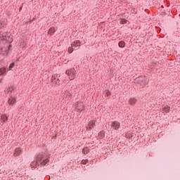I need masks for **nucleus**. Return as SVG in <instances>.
<instances>
[{"mask_svg": "<svg viewBox=\"0 0 180 180\" xmlns=\"http://www.w3.org/2000/svg\"><path fill=\"white\" fill-rule=\"evenodd\" d=\"M37 161L38 162L42 161L41 162V165H46V164L50 162V160H49V158H46V153H41L37 156Z\"/></svg>", "mask_w": 180, "mask_h": 180, "instance_id": "f257e3e1", "label": "nucleus"}, {"mask_svg": "<svg viewBox=\"0 0 180 180\" xmlns=\"http://www.w3.org/2000/svg\"><path fill=\"white\" fill-rule=\"evenodd\" d=\"M135 84H138L140 88H144L146 86V77L139 76V77L136 78L134 80Z\"/></svg>", "mask_w": 180, "mask_h": 180, "instance_id": "f03ea898", "label": "nucleus"}, {"mask_svg": "<svg viewBox=\"0 0 180 180\" xmlns=\"http://www.w3.org/2000/svg\"><path fill=\"white\" fill-rule=\"evenodd\" d=\"M65 73L69 77V79H70V81L75 79V77L77 75V71L75 70V68H71L66 70Z\"/></svg>", "mask_w": 180, "mask_h": 180, "instance_id": "7ed1b4c3", "label": "nucleus"}, {"mask_svg": "<svg viewBox=\"0 0 180 180\" xmlns=\"http://www.w3.org/2000/svg\"><path fill=\"white\" fill-rule=\"evenodd\" d=\"M52 82L56 85H60L61 84V81H60V75H53L52 76Z\"/></svg>", "mask_w": 180, "mask_h": 180, "instance_id": "20e7f679", "label": "nucleus"}, {"mask_svg": "<svg viewBox=\"0 0 180 180\" xmlns=\"http://www.w3.org/2000/svg\"><path fill=\"white\" fill-rule=\"evenodd\" d=\"M11 47H12L11 45H6V46L1 48L0 53H1L3 56H8V53L9 49Z\"/></svg>", "mask_w": 180, "mask_h": 180, "instance_id": "39448f33", "label": "nucleus"}, {"mask_svg": "<svg viewBox=\"0 0 180 180\" xmlns=\"http://www.w3.org/2000/svg\"><path fill=\"white\" fill-rule=\"evenodd\" d=\"M110 127L112 130H119V129L120 128V123L117 121H114L111 122Z\"/></svg>", "mask_w": 180, "mask_h": 180, "instance_id": "423d86ee", "label": "nucleus"}, {"mask_svg": "<svg viewBox=\"0 0 180 180\" xmlns=\"http://www.w3.org/2000/svg\"><path fill=\"white\" fill-rule=\"evenodd\" d=\"M72 47H74L75 50H78L81 47V42L78 40L75 41L72 44Z\"/></svg>", "mask_w": 180, "mask_h": 180, "instance_id": "0eeeda50", "label": "nucleus"}, {"mask_svg": "<svg viewBox=\"0 0 180 180\" xmlns=\"http://www.w3.org/2000/svg\"><path fill=\"white\" fill-rule=\"evenodd\" d=\"M75 108L77 110H79V112H82V110H84V103L82 102L77 103Z\"/></svg>", "mask_w": 180, "mask_h": 180, "instance_id": "6e6552de", "label": "nucleus"}, {"mask_svg": "<svg viewBox=\"0 0 180 180\" xmlns=\"http://www.w3.org/2000/svg\"><path fill=\"white\" fill-rule=\"evenodd\" d=\"M8 105H15L16 103V97L15 96H10L8 100Z\"/></svg>", "mask_w": 180, "mask_h": 180, "instance_id": "1a4fd4ad", "label": "nucleus"}, {"mask_svg": "<svg viewBox=\"0 0 180 180\" xmlns=\"http://www.w3.org/2000/svg\"><path fill=\"white\" fill-rule=\"evenodd\" d=\"M94 127H95V121L94 120H91L88 124V125L86 127V130L91 131V130H92V129H94Z\"/></svg>", "mask_w": 180, "mask_h": 180, "instance_id": "9d476101", "label": "nucleus"}, {"mask_svg": "<svg viewBox=\"0 0 180 180\" xmlns=\"http://www.w3.org/2000/svg\"><path fill=\"white\" fill-rule=\"evenodd\" d=\"M8 37L6 36V34H2V32H0V41L1 40H6L7 41H12V39H8Z\"/></svg>", "mask_w": 180, "mask_h": 180, "instance_id": "9b49d317", "label": "nucleus"}, {"mask_svg": "<svg viewBox=\"0 0 180 180\" xmlns=\"http://www.w3.org/2000/svg\"><path fill=\"white\" fill-rule=\"evenodd\" d=\"M5 72H6V68H0V76L4 75V74H5ZM1 82H2V78H0V84H1Z\"/></svg>", "mask_w": 180, "mask_h": 180, "instance_id": "f8f14e48", "label": "nucleus"}, {"mask_svg": "<svg viewBox=\"0 0 180 180\" xmlns=\"http://www.w3.org/2000/svg\"><path fill=\"white\" fill-rule=\"evenodd\" d=\"M129 105H136V103H137V100L136 99V98H131L129 100Z\"/></svg>", "mask_w": 180, "mask_h": 180, "instance_id": "ddd939ff", "label": "nucleus"}, {"mask_svg": "<svg viewBox=\"0 0 180 180\" xmlns=\"http://www.w3.org/2000/svg\"><path fill=\"white\" fill-rule=\"evenodd\" d=\"M20 153H22V150H20V148H15L14 152L15 157H18V155H19Z\"/></svg>", "mask_w": 180, "mask_h": 180, "instance_id": "4468645a", "label": "nucleus"}, {"mask_svg": "<svg viewBox=\"0 0 180 180\" xmlns=\"http://www.w3.org/2000/svg\"><path fill=\"white\" fill-rule=\"evenodd\" d=\"M70 96H72V94L69 91H66L64 94L65 99H70Z\"/></svg>", "mask_w": 180, "mask_h": 180, "instance_id": "2eb2a0df", "label": "nucleus"}, {"mask_svg": "<svg viewBox=\"0 0 180 180\" xmlns=\"http://www.w3.org/2000/svg\"><path fill=\"white\" fill-rule=\"evenodd\" d=\"M0 119L1 122H3V123H5V122L8 121V117H6V115H1Z\"/></svg>", "mask_w": 180, "mask_h": 180, "instance_id": "dca6fc26", "label": "nucleus"}, {"mask_svg": "<svg viewBox=\"0 0 180 180\" xmlns=\"http://www.w3.org/2000/svg\"><path fill=\"white\" fill-rule=\"evenodd\" d=\"M56 32V29L54 27H51L48 32L49 34L53 35Z\"/></svg>", "mask_w": 180, "mask_h": 180, "instance_id": "f3484780", "label": "nucleus"}, {"mask_svg": "<svg viewBox=\"0 0 180 180\" xmlns=\"http://www.w3.org/2000/svg\"><path fill=\"white\" fill-rule=\"evenodd\" d=\"M118 46L121 49H123L124 47V46H126V43H124V41H121L119 42Z\"/></svg>", "mask_w": 180, "mask_h": 180, "instance_id": "a211bd4d", "label": "nucleus"}, {"mask_svg": "<svg viewBox=\"0 0 180 180\" xmlns=\"http://www.w3.org/2000/svg\"><path fill=\"white\" fill-rule=\"evenodd\" d=\"M6 92L8 95H11L13 92V87H8L6 90Z\"/></svg>", "mask_w": 180, "mask_h": 180, "instance_id": "6ab92c4d", "label": "nucleus"}, {"mask_svg": "<svg viewBox=\"0 0 180 180\" xmlns=\"http://www.w3.org/2000/svg\"><path fill=\"white\" fill-rule=\"evenodd\" d=\"M74 50H75L74 46H71L70 47L68 48V52L69 53V54H71V53H72Z\"/></svg>", "mask_w": 180, "mask_h": 180, "instance_id": "aec40b11", "label": "nucleus"}, {"mask_svg": "<svg viewBox=\"0 0 180 180\" xmlns=\"http://www.w3.org/2000/svg\"><path fill=\"white\" fill-rule=\"evenodd\" d=\"M169 110H170V108L168 107V106H165V107L163 108V111H164V112H166V113L169 112Z\"/></svg>", "mask_w": 180, "mask_h": 180, "instance_id": "412c9836", "label": "nucleus"}, {"mask_svg": "<svg viewBox=\"0 0 180 180\" xmlns=\"http://www.w3.org/2000/svg\"><path fill=\"white\" fill-rule=\"evenodd\" d=\"M83 154H88L89 153V149L88 148H84L82 150Z\"/></svg>", "mask_w": 180, "mask_h": 180, "instance_id": "4be33fe9", "label": "nucleus"}, {"mask_svg": "<svg viewBox=\"0 0 180 180\" xmlns=\"http://www.w3.org/2000/svg\"><path fill=\"white\" fill-rule=\"evenodd\" d=\"M15 67V63H11L9 66V70L11 71V70H12V68H13Z\"/></svg>", "mask_w": 180, "mask_h": 180, "instance_id": "5701e85b", "label": "nucleus"}, {"mask_svg": "<svg viewBox=\"0 0 180 180\" xmlns=\"http://www.w3.org/2000/svg\"><path fill=\"white\" fill-rule=\"evenodd\" d=\"M105 94H106V95L108 96H109L110 95V91H105Z\"/></svg>", "mask_w": 180, "mask_h": 180, "instance_id": "b1692460", "label": "nucleus"}, {"mask_svg": "<svg viewBox=\"0 0 180 180\" xmlns=\"http://www.w3.org/2000/svg\"><path fill=\"white\" fill-rule=\"evenodd\" d=\"M36 164H37V162H32V163L31 164V167H34V165H36Z\"/></svg>", "mask_w": 180, "mask_h": 180, "instance_id": "393cba45", "label": "nucleus"}, {"mask_svg": "<svg viewBox=\"0 0 180 180\" xmlns=\"http://www.w3.org/2000/svg\"><path fill=\"white\" fill-rule=\"evenodd\" d=\"M132 13H134V12H136V8H134L132 11H131Z\"/></svg>", "mask_w": 180, "mask_h": 180, "instance_id": "a878e982", "label": "nucleus"}, {"mask_svg": "<svg viewBox=\"0 0 180 180\" xmlns=\"http://www.w3.org/2000/svg\"><path fill=\"white\" fill-rule=\"evenodd\" d=\"M83 164H86V162L84 160V161H82Z\"/></svg>", "mask_w": 180, "mask_h": 180, "instance_id": "bb28decb", "label": "nucleus"}, {"mask_svg": "<svg viewBox=\"0 0 180 180\" xmlns=\"http://www.w3.org/2000/svg\"><path fill=\"white\" fill-rule=\"evenodd\" d=\"M23 8V6H20V11Z\"/></svg>", "mask_w": 180, "mask_h": 180, "instance_id": "cd10ccee", "label": "nucleus"}, {"mask_svg": "<svg viewBox=\"0 0 180 180\" xmlns=\"http://www.w3.org/2000/svg\"><path fill=\"white\" fill-rule=\"evenodd\" d=\"M2 27V23H0V27Z\"/></svg>", "mask_w": 180, "mask_h": 180, "instance_id": "c85d7f7f", "label": "nucleus"}, {"mask_svg": "<svg viewBox=\"0 0 180 180\" xmlns=\"http://www.w3.org/2000/svg\"><path fill=\"white\" fill-rule=\"evenodd\" d=\"M100 23H104V22H101Z\"/></svg>", "mask_w": 180, "mask_h": 180, "instance_id": "c756f323", "label": "nucleus"}]
</instances>
